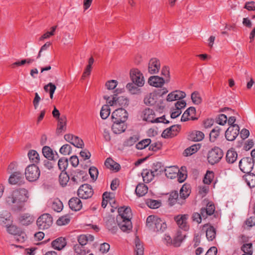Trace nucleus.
Instances as JSON below:
<instances>
[{
	"label": "nucleus",
	"instance_id": "nucleus-1",
	"mask_svg": "<svg viewBox=\"0 0 255 255\" xmlns=\"http://www.w3.org/2000/svg\"><path fill=\"white\" fill-rule=\"evenodd\" d=\"M28 191L25 188L13 190L5 198V203L14 211H22L28 199Z\"/></svg>",
	"mask_w": 255,
	"mask_h": 255
},
{
	"label": "nucleus",
	"instance_id": "nucleus-2",
	"mask_svg": "<svg viewBox=\"0 0 255 255\" xmlns=\"http://www.w3.org/2000/svg\"><path fill=\"white\" fill-rule=\"evenodd\" d=\"M118 213L116 220L119 228L123 232L131 230L132 226L130 221L132 216L130 208L128 207H121L118 209Z\"/></svg>",
	"mask_w": 255,
	"mask_h": 255
},
{
	"label": "nucleus",
	"instance_id": "nucleus-3",
	"mask_svg": "<svg viewBox=\"0 0 255 255\" xmlns=\"http://www.w3.org/2000/svg\"><path fill=\"white\" fill-rule=\"evenodd\" d=\"M146 227L149 230L157 233H162L167 228L165 221L156 215L147 217Z\"/></svg>",
	"mask_w": 255,
	"mask_h": 255
},
{
	"label": "nucleus",
	"instance_id": "nucleus-4",
	"mask_svg": "<svg viewBox=\"0 0 255 255\" xmlns=\"http://www.w3.org/2000/svg\"><path fill=\"white\" fill-rule=\"evenodd\" d=\"M118 90L114 91V94L111 97L107 95L104 96L103 98L107 101L110 106H119L121 108H124L127 107L129 104L128 99L124 96H119L117 93H116Z\"/></svg>",
	"mask_w": 255,
	"mask_h": 255
},
{
	"label": "nucleus",
	"instance_id": "nucleus-5",
	"mask_svg": "<svg viewBox=\"0 0 255 255\" xmlns=\"http://www.w3.org/2000/svg\"><path fill=\"white\" fill-rule=\"evenodd\" d=\"M223 154V151L220 148L215 147L208 151L207 160L211 165H214L220 162Z\"/></svg>",
	"mask_w": 255,
	"mask_h": 255
},
{
	"label": "nucleus",
	"instance_id": "nucleus-6",
	"mask_svg": "<svg viewBox=\"0 0 255 255\" xmlns=\"http://www.w3.org/2000/svg\"><path fill=\"white\" fill-rule=\"evenodd\" d=\"M40 174V170L34 164L28 165L25 170V175L26 179L30 182L36 181Z\"/></svg>",
	"mask_w": 255,
	"mask_h": 255
},
{
	"label": "nucleus",
	"instance_id": "nucleus-7",
	"mask_svg": "<svg viewBox=\"0 0 255 255\" xmlns=\"http://www.w3.org/2000/svg\"><path fill=\"white\" fill-rule=\"evenodd\" d=\"M52 217L49 214L42 215L37 219L36 221L37 226L39 230L48 229L52 225Z\"/></svg>",
	"mask_w": 255,
	"mask_h": 255
},
{
	"label": "nucleus",
	"instance_id": "nucleus-8",
	"mask_svg": "<svg viewBox=\"0 0 255 255\" xmlns=\"http://www.w3.org/2000/svg\"><path fill=\"white\" fill-rule=\"evenodd\" d=\"M255 164L253 159L250 157L243 158L239 162V166L240 170L244 173L249 174L252 171L254 165Z\"/></svg>",
	"mask_w": 255,
	"mask_h": 255
},
{
	"label": "nucleus",
	"instance_id": "nucleus-9",
	"mask_svg": "<svg viewBox=\"0 0 255 255\" xmlns=\"http://www.w3.org/2000/svg\"><path fill=\"white\" fill-rule=\"evenodd\" d=\"M87 173L83 170L76 169L71 172L70 174L71 181L73 184L78 185L85 181L87 179Z\"/></svg>",
	"mask_w": 255,
	"mask_h": 255
},
{
	"label": "nucleus",
	"instance_id": "nucleus-10",
	"mask_svg": "<svg viewBox=\"0 0 255 255\" xmlns=\"http://www.w3.org/2000/svg\"><path fill=\"white\" fill-rule=\"evenodd\" d=\"M128 118V113L127 111L122 108L115 110L112 115V119L113 123L117 122H126Z\"/></svg>",
	"mask_w": 255,
	"mask_h": 255
},
{
	"label": "nucleus",
	"instance_id": "nucleus-11",
	"mask_svg": "<svg viewBox=\"0 0 255 255\" xmlns=\"http://www.w3.org/2000/svg\"><path fill=\"white\" fill-rule=\"evenodd\" d=\"M77 194L80 198L87 199L92 197L94 194V191L90 185L84 184L79 188Z\"/></svg>",
	"mask_w": 255,
	"mask_h": 255
},
{
	"label": "nucleus",
	"instance_id": "nucleus-12",
	"mask_svg": "<svg viewBox=\"0 0 255 255\" xmlns=\"http://www.w3.org/2000/svg\"><path fill=\"white\" fill-rule=\"evenodd\" d=\"M130 78L133 83L138 87H142L144 83L142 74L137 69H133L130 72Z\"/></svg>",
	"mask_w": 255,
	"mask_h": 255
},
{
	"label": "nucleus",
	"instance_id": "nucleus-13",
	"mask_svg": "<svg viewBox=\"0 0 255 255\" xmlns=\"http://www.w3.org/2000/svg\"><path fill=\"white\" fill-rule=\"evenodd\" d=\"M155 114L154 111L147 108L142 112L141 117L143 121L151 123H158L160 122L159 119L155 118Z\"/></svg>",
	"mask_w": 255,
	"mask_h": 255
},
{
	"label": "nucleus",
	"instance_id": "nucleus-14",
	"mask_svg": "<svg viewBox=\"0 0 255 255\" xmlns=\"http://www.w3.org/2000/svg\"><path fill=\"white\" fill-rule=\"evenodd\" d=\"M240 127L238 125L230 127L225 132V137L229 141L234 140L239 134Z\"/></svg>",
	"mask_w": 255,
	"mask_h": 255
},
{
	"label": "nucleus",
	"instance_id": "nucleus-15",
	"mask_svg": "<svg viewBox=\"0 0 255 255\" xmlns=\"http://www.w3.org/2000/svg\"><path fill=\"white\" fill-rule=\"evenodd\" d=\"M215 211V205L213 202H208L206 205V208H201V215L203 218H206L208 216H211L214 215V217L218 218V215L217 213L214 214Z\"/></svg>",
	"mask_w": 255,
	"mask_h": 255
},
{
	"label": "nucleus",
	"instance_id": "nucleus-16",
	"mask_svg": "<svg viewBox=\"0 0 255 255\" xmlns=\"http://www.w3.org/2000/svg\"><path fill=\"white\" fill-rule=\"evenodd\" d=\"M188 215H179L174 217V220L176 221L178 227L186 231L189 229V226L187 224Z\"/></svg>",
	"mask_w": 255,
	"mask_h": 255
},
{
	"label": "nucleus",
	"instance_id": "nucleus-17",
	"mask_svg": "<svg viewBox=\"0 0 255 255\" xmlns=\"http://www.w3.org/2000/svg\"><path fill=\"white\" fill-rule=\"evenodd\" d=\"M169 205L171 206H173L176 203L181 205L185 203V201L179 197V194L177 191H172L169 193V196L168 200Z\"/></svg>",
	"mask_w": 255,
	"mask_h": 255
},
{
	"label": "nucleus",
	"instance_id": "nucleus-18",
	"mask_svg": "<svg viewBox=\"0 0 255 255\" xmlns=\"http://www.w3.org/2000/svg\"><path fill=\"white\" fill-rule=\"evenodd\" d=\"M9 183L11 184L20 185L24 182L23 174L20 171L14 172L8 179Z\"/></svg>",
	"mask_w": 255,
	"mask_h": 255
},
{
	"label": "nucleus",
	"instance_id": "nucleus-19",
	"mask_svg": "<svg viewBox=\"0 0 255 255\" xmlns=\"http://www.w3.org/2000/svg\"><path fill=\"white\" fill-rule=\"evenodd\" d=\"M203 229L206 231V236L208 241H212L215 239L216 230L210 224L208 223L204 225Z\"/></svg>",
	"mask_w": 255,
	"mask_h": 255
},
{
	"label": "nucleus",
	"instance_id": "nucleus-20",
	"mask_svg": "<svg viewBox=\"0 0 255 255\" xmlns=\"http://www.w3.org/2000/svg\"><path fill=\"white\" fill-rule=\"evenodd\" d=\"M160 67L159 60L156 58H151L148 63V72L151 74L157 73L159 70Z\"/></svg>",
	"mask_w": 255,
	"mask_h": 255
},
{
	"label": "nucleus",
	"instance_id": "nucleus-21",
	"mask_svg": "<svg viewBox=\"0 0 255 255\" xmlns=\"http://www.w3.org/2000/svg\"><path fill=\"white\" fill-rule=\"evenodd\" d=\"M186 96V94L184 92L176 90L169 93L167 97V101L172 102L176 100L182 99Z\"/></svg>",
	"mask_w": 255,
	"mask_h": 255
},
{
	"label": "nucleus",
	"instance_id": "nucleus-22",
	"mask_svg": "<svg viewBox=\"0 0 255 255\" xmlns=\"http://www.w3.org/2000/svg\"><path fill=\"white\" fill-rule=\"evenodd\" d=\"M6 231L9 234L13 235H17L20 237L21 236L22 239L24 240V235L25 234L21 228L14 225H9V226L6 225Z\"/></svg>",
	"mask_w": 255,
	"mask_h": 255
},
{
	"label": "nucleus",
	"instance_id": "nucleus-23",
	"mask_svg": "<svg viewBox=\"0 0 255 255\" xmlns=\"http://www.w3.org/2000/svg\"><path fill=\"white\" fill-rule=\"evenodd\" d=\"M166 82L165 80L158 76H151L148 80V84L155 87H161L164 83Z\"/></svg>",
	"mask_w": 255,
	"mask_h": 255
},
{
	"label": "nucleus",
	"instance_id": "nucleus-24",
	"mask_svg": "<svg viewBox=\"0 0 255 255\" xmlns=\"http://www.w3.org/2000/svg\"><path fill=\"white\" fill-rule=\"evenodd\" d=\"M70 208L74 211H80L82 207V203L81 200L77 197L71 198L68 202Z\"/></svg>",
	"mask_w": 255,
	"mask_h": 255
},
{
	"label": "nucleus",
	"instance_id": "nucleus-25",
	"mask_svg": "<svg viewBox=\"0 0 255 255\" xmlns=\"http://www.w3.org/2000/svg\"><path fill=\"white\" fill-rule=\"evenodd\" d=\"M127 128L125 122H117L113 123L112 127L113 131L116 134H120L124 132Z\"/></svg>",
	"mask_w": 255,
	"mask_h": 255
},
{
	"label": "nucleus",
	"instance_id": "nucleus-26",
	"mask_svg": "<svg viewBox=\"0 0 255 255\" xmlns=\"http://www.w3.org/2000/svg\"><path fill=\"white\" fill-rule=\"evenodd\" d=\"M18 220L22 225L28 226L34 221V219L33 217L30 214L24 213L20 215Z\"/></svg>",
	"mask_w": 255,
	"mask_h": 255
},
{
	"label": "nucleus",
	"instance_id": "nucleus-27",
	"mask_svg": "<svg viewBox=\"0 0 255 255\" xmlns=\"http://www.w3.org/2000/svg\"><path fill=\"white\" fill-rule=\"evenodd\" d=\"M66 245V242L65 238L62 237L58 238L51 243L52 247L58 251L63 249Z\"/></svg>",
	"mask_w": 255,
	"mask_h": 255
},
{
	"label": "nucleus",
	"instance_id": "nucleus-28",
	"mask_svg": "<svg viewBox=\"0 0 255 255\" xmlns=\"http://www.w3.org/2000/svg\"><path fill=\"white\" fill-rule=\"evenodd\" d=\"M179 171L178 167L173 166L167 167L164 170V172L166 176L170 179H174L178 175V173Z\"/></svg>",
	"mask_w": 255,
	"mask_h": 255
},
{
	"label": "nucleus",
	"instance_id": "nucleus-29",
	"mask_svg": "<svg viewBox=\"0 0 255 255\" xmlns=\"http://www.w3.org/2000/svg\"><path fill=\"white\" fill-rule=\"evenodd\" d=\"M191 193V186L189 184H184L180 190L179 196L185 201Z\"/></svg>",
	"mask_w": 255,
	"mask_h": 255
},
{
	"label": "nucleus",
	"instance_id": "nucleus-30",
	"mask_svg": "<svg viewBox=\"0 0 255 255\" xmlns=\"http://www.w3.org/2000/svg\"><path fill=\"white\" fill-rule=\"evenodd\" d=\"M42 153L44 156L48 160H55L58 157V154L55 151L56 158H55L54 152L52 149L48 146H44L42 148Z\"/></svg>",
	"mask_w": 255,
	"mask_h": 255
},
{
	"label": "nucleus",
	"instance_id": "nucleus-31",
	"mask_svg": "<svg viewBox=\"0 0 255 255\" xmlns=\"http://www.w3.org/2000/svg\"><path fill=\"white\" fill-rule=\"evenodd\" d=\"M238 153L233 148L229 149L226 153V159L228 163H234L237 159Z\"/></svg>",
	"mask_w": 255,
	"mask_h": 255
},
{
	"label": "nucleus",
	"instance_id": "nucleus-32",
	"mask_svg": "<svg viewBox=\"0 0 255 255\" xmlns=\"http://www.w3.org/2000/svg\"><path fill=\"white\" fill-rule=\"evenodd\" d=\"M204 134L199 130H194L188 135V139L194 141H201L204 138Z\"/></svg>",
	"mask_w": 255,
	"mask_h": 255
},
{
	"label": "nucleus",
	"instance_id": "nucleus-33",
	"mask_svg": "<svg viewBox=\"0 0 255 255\" xmlns=\"http://www.w3.org/2000/svg\"><path fill=\"white\" fill-rule=\"evenodd\" d=\"M141 175L143 181L146 183L150 182L153 179L154 177L156 176L151 170L147 169L143 170Z\"/></svg>",
	"mask_w": 255,
	"mask_h": 255
},
{
	"label": "nucleus",
	"instance_id": "nucleus-34",
	"mask_svg": "<svg viewBox=\"0 0 255 255\" xmlns=\"http://www.w3.org/2000/svg\"><path fill=\"white\" fill-rule=\"evenodd\" d=\"M58 120V122L56 129V133L57 134H60L62 132V131L66 130L67 122L66 117L65 116H62Z\"/></svg>",
	"mask_w": 255,
	"mask_h": 255
},
{
	"label": "nucleus",
	"instance_id": "nucleus-35",
	"mask_svg": "<svg viewBox=\"0 0 255 255\" xmlns=\"http://www.w3.org/2000/svg\"><path fill=\"white\" fill-rule=\"evenodd\" d=\"M201 148L200 143L194 144L190 147L187 148L183 152V155L185 156H188L196 153Z\"/></svg>",
	"mask_w": 255,
	"mask_h": 255
},
{
	"label": "nucleus",
	"instance_id": "nucleus-36",
	"mask_svg": "<svg viewBox=\"0 0 255 255\" xmlns=\"http://www.w3.org/2000/svg\"><path fill=\"white\" fill-rule=\"evenodd\" d=\"M165 168H166L164 167L161 162H157L156 163H153L152 169L151 170L154 173V174L157 176L159 174H160L163 172H164Z\"/></svg>",
	"mask_w": 255,
	"mask_h": 255
},
{
	"label": "nucleus",
	"instance_id": "nucleus-37",
	"mask_svg": "<svg viewBox=\"0 0 255 255\" xmlns=\"http://www.w3.org/2000/svg\"><path fill=\"white\" fill-rule=\"evenodd\" d=\"M148 190L147 187L143 183L138 184L135 188V192L136 195L138 197H141L144 195Z\"/></svg>",
	"mask_w": 255,
	"mask_h": 255
},
{
	"label": "nucleus",
	"instance_id": "nucleus-38",
	"mask_svg": "<svg viewBox=\"0 0 255 255\" xmlns=\"http://www.w3.org/2000/svg\"><path fill=\"white\" fill-rule=\"evenodd\" d=\"M135 255H143L144 249L142 243H141L139 238L136 237L135 239Z\"/></svg>",
	"mask_w": 255,
	"mask_h": 255
},
{
	"label": "nucleus",
	"instance_id": "nucleus-39",
	"mask_svg": "<svg viewBox=\"0 0 255 255\" xmlns=\"http://www.w3.org/2000/svg\"><path fill=\"white\" fill-rule=\"evenodd\" d=\"M28 156L30 161L33 164L38 163L40 160V157L37 152L35 150H30L28 151Z\"/></svg>",
	"mask_w": 255,
	"mask_h": 255
},
{
	"label": "nucleus",
	"instance_id": "nucleus-40",
	"mask_svg": "<svg viewBox=\"0 0 255 255\" xmlns=\"http://www.w3.org/2000/svg\"><path fill=\"white\" fill-rule=\"evenodd\" d=\"M145 204L148 207L151 209L158 208L161 205V203L159 200L151 199H147L145 200Z\"/></svg>",
	"mask_w": 255,
	"mask_h": 255
},
{
	"label": "nucleus",
	"instance_id": "nucleus-41",
	"mask_svg": "<svg viewBox=\"0 0 255 255\" xmlns=\"http://www.w3.org/2000/svg\"><path fill=\"white\" fill-rule=\"evenodd\" d=\"M70 179V176L65 171H61L59 176V181L61 185L65 186Z\"/></svg>",
	"mask_w": 255,
	"mask_h": 255
},
{
	"label": "nucleus",
	"instance_id": "nucleus-42",
	"mask_svg": "<svg viewBox=\"0 0 255 255\" xmlns=\"http://www.w3.org/2000/svg\"><path fill=\"white\" fill-rule=\"evenodd\" d=\"M106 227L112 234H115L118 229L114 219L108 220L106 222Z\"/></svg>",
	"mask_w": 255,
	"mask_h": 255
},
{
	"label": "nucleus",
	"instance_id": "nucleus-43",
	"mask_svg": "<svg viewBox=\"0 0 255 255\" xmlns=\"http://www.w3.org/2000/svg\"><path fill=\"white\" fill-rule=\"evenodd\" d=\"M134 83L127 84L126 88L131 94H138L140 93V89Z\"/></svg>",
	"mask_w": 255,
	"mask_h": 255
},
{
	"label": "nucleus",
	"instance_id": "nucleus-44",
	"mask_svg": "<svg viewBox=\"0 0 255 255\" xmlns=\"http://www.w3.org/2000/svg\"><path fill=\"white\" fill-rule=\"evenodd\" d=\"M246 181L247 185L251 188L255 187V174L250 173L246 175Z\"/></svg>",
	"mask_w": 255,
	"mask_h": 255
},
{
	"label": "nucleus",
	"instance_id": "nucleus-45",
	"mask_svg": "<svg viewBox=\"0 0 255 255\" xmlns=\"http://www.w3.org/2000/svg\"><path fill=\"white\" fill-rule=\"evenodd\" d=\"M156 102L155 95L153 93H149L144 99V103L145 105H153Z\"/></svg>",
	"mask_w": 255,
	"mask_h": 255
},
{
	"label": "nucleus",
	"instance_id": "nucleus-46",
	"mask_svg": "<svg viewBox=\"0 0 255 255\" xmlns=\"http://www.w3.org/2000/svg\"><path fill=\"white\" fill-rule=\"evenodd\" d=\"M68 165V160L66 157H62L58 160V166L61 171H65Z\"/></svg>",
	"mask_w": 255,
	"mask_h": 255
},
{
	"label": "nucleus",
	"instance_id": "nucleus-47",
	"mask_svg": "<svg viewBox=\"0 0 255 255\" xmlns=\"http://www.w3.org/2000/svg\"><path fill=\"white\" fill-rule=\"evenodd\" d=\"M151 140L150 138L142 139L138 142L135 145L137 149H143L148 146L151 143Z\"/></svg>",
	"mask_w": 255,
	"mask_h": 255
},
{
	"label": "nucleus",
	"instance_id": "nucleus-48",
	"mask_svg": "<svg viewBox=\"0 0 255 255\" xmlns=\"http://www.w3.org/2000/svg\"><path fill=\"white\" fill-rule=\"evenodd\" d=\"M221 129L219 127H216L213 128L210 133V140L212 142H214L219 136Z\"/></svg>",
	"mask_w": 255,
	"mask_h": 255
},
{
	"label": "nucleus",
	"instance_id": "nucleus-49",
	"mask_svg": "<svg viewBox=\"0 0 255 255\" xmlns=\"http://www.w3.org/2000/svg\"><path fill=\"white\" fill-rule=\"evenodd\" d=\"M12 222L11 216L10 213L4 215L3 214L0 215V224L7 225Z\"/></svg>",
	"mask_w": 255,
	"mask_h": 255
},
{
	"label": "nucleus",
	"instance_id": "nucleus-50",
	"mask_svg": "<svg viewBox=\"0 0 255 255\" xmlns=\"http://www.w3.org/2000/svg\"><path fill=\"white\" fill-rule=\"evenodd\" d=\"M110 109L109 105H104L100 111V116L102 119H106L110 115Z\"/></svg>",
	"mask_w": 255,
	"mask_h": 255
},
{
	"label": "nucleus",
	"instance_id": "nucleus-51",
	"mask_svg": "<svg viewBox=\"0 0 255 255\" xmlns=\"http://www.w3.org/2000/svg\"><path fill=\"white\" fill-rule=\"evenodd\" d=\"M63 203L59 200H54L51 205L52 209L57 212L61 211L63 209Z\"/></svg>",
	"mask_w": 255,
	"mask_h": 255
},
{
	"label": "nucleus",
	"instance_id": "nucleus-52",
	"mask_svg": "<svg viewBox=\"0 0 255 255\" xmlns=\"http://www.w3.org/2000/svg\"><path fill=\"white\" fill-rule=\"evenodd\" d=\"M56 89V86L52 83H49L47 85L44 86V89L45 92H48L49 91V94H50V97L51 99H53V94L54 93V92Z\"/></svg>",
	"mask_w": 255,
	"mask_h": 255
},
{
	"label": "nucleus",
	"instance_id": "nucleus-53",
	"mask_svg": "<svg viewBox=\"0 0 255 255\" xmlns=\"http://www.w3.org/2000/svg\"><path fill=\"white\" fill-rule=\"evenodd\" d=\"M214 177V173L212 171L208 170L203 179L204 183L209 185L211 183Z\"/></svg>",
	"mask_w": 255,
	"mask_h": 255
},
{
	"label": "nucleus",
	"instance_id": "nucleus-54",
	"mask_svg": "<svg viewBox=\"0 0 255 255\" xmlns=\"http://www.w3.org/2000/svg\"><path fill=\"white\" fill-rule=\"evenodd\" d=\"M71 144L77 148H82L84 146L83 141L77 136H74L72 140L70 142Z\"/></svg>",
	"mask_w": 255,
	"mask_h": 255
},
{
	"label": "nucleus",
	"instance_id": "nucleus-55",
	"mask_svg": "<svg viewBox=\"0 0 255 255\" xmlns=\"http://www.w3.org/2000/svg\"><path fill=\"white\" fill-rule=\"evenodd\" d=\"M191 97L192 101L194 104L199 105L202 102V98L198 91L193 92Z\"/></svg>",
	"mask_w": 255,
	"mask_h": 255
},
{
	"label": "nucleus",
	"instance_id": "nucleus-56",
	"mask_svg": "<svg viewBox=\"0 0 255 255\" xmlns=\"http://www.w3.org/2000/svg\"><path fill=\"white\" fill-rule=\"evenodd\" d=\"M139 140L138 136L134 135L129 137L126 141L124 142V145L127 146H131Z\"/></svg>",
	"mask_w": 255,
	"mask_h": 255
},
{
	"label": "nucleus",
	"instance_id": "nucleus-57",
	"mask_svg": "<svg viewBox=\"0 0 255 255\" xmlns=\"http://www.w3.org/2000/svg\"><path fill=\"white\" fill-rule=\"evenodd\" d=\"M253 245L252 243L244 244L241 247V250L245 254L252 255L253 252L252 250Z\"/></svg>",
	"mask_w": 255,
	"mask_h": 255
},
{
	"label": "nucleus",
	"instance_id": "nucleus-58",
	"mask_svg": "<svg viewBox=\"0 0 255 255\" xmlns=\"http://www.w3.org/2000/svg\"><path fill=\"white\" fill-rule=\"evenodd\" d=\"M72 147L70 145L65 144L60 148L59 152L63 155L70 154L71 153Z\"/></svg>",
	"mask_w": 255,
	"mask_h": 255
},
{
	"label": "nucleus",
	"instance_id": "nucleus-59",
	"mask_svg": "<svg viewBox=\"0 0 255 255\" xmlns=\"http://www.w3.org/2000/svg\"><path fill=\"white\" fill-rule=\"evenodd\" d=\"M70 219L68 215H65L59 218L57 221V224L59 226L65 225L70 222Z\"/></svg>",
	"mask_w": 255,
	"mask_h": 255
},
{
	"label": "nucleus",
	"instance_id": "nucleus-60",
	"mask_svg": "<svg viewBox=\"0 0 255 255\" xmlns=\"http://www.w3.org/2000/svg\"><path fill=\"white\" fill-rule=\"evenodd\" d=\"M183 240V238L182 236V235H177L176 237H175L173 241L171 240V242L172 244L175 247H178L180 246L181 243L182 242Z\"/></svg>",
	"mask_w": 255,
	"mask_h": 255
},
{
	"label": "nucleus",
	"instance_id": "nucleus-61",
	"mask_svg": "<svg viewBox=\"0 0 255 255\" xmlns=\"http://www.w3.org/2000/svg\"><path fill=\"white\" fill-rule=\"evenodd\" d=\"M227 120L228 118L224 114H220L216 119V123L222 126L226 124Z\"/></svg>",
	"mask_w": 255,
	"mask_h": 255
},
{
	"label": "nucleus",
	"instance_id": "nucleus-62",
	"mask_svg": "<svg viewBox=\"0 0 255 255\" xmlns=\"http://www.w3.org/2000/svg\"><path fill=\"white\" fill-rule=\"evenodd\" d=\"M161 74L166 78V79L165 80V82L166 83L169 82L170 80V72L169 67L166 66H163L161 70Z\"/></svg>",
	"mask_w": 255,
	"mask_h": 255
},
{
	"label": "nucleus",
	"instance_id": "nucleus-63",
	"mask_svg": "<svg viewBox=\"0 0 255 255\" xmlns=\"http://www.w3.org/2000/svg\"><path fill=\"white\" fill-rule=\"evenodd\" d=\"M89 172L93 180H95L97 178L98 170L97 168L94 166L91 167L89 170Z\"/></svg>",
	"mask_w": 255,
	"mask_h": 255
},
{
	"label": "nucleus",
	"instance_id": "nucleus-64",
	"mask_svg": "<svg viewBox=\"0 0 255 255\" xmlns=\"http://www.w3.org/2000/svg\"><path fill=\"white\" fill-rule=\"evenodd\" d=\"M244 8H246L249 11H255V2L254 1H247L245 3L244 6Z\"/></svg>",
	"mask_w": 255,
	"mask_h": 255
}]
</instances>
